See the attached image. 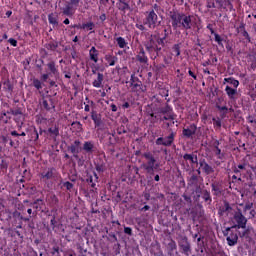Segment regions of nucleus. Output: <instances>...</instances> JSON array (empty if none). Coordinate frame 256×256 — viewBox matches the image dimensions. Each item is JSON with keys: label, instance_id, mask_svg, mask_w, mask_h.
I'll list each match as a JSON object with an SVG mask.
<instances>
[{"label": "nucleus", "instance_id": "f257e3e1", "mask_svg": "<svg viewBox=\"0 0 256 256\" xmlns=\"http://www.w3.org/2000/svg\"><path fill=\"white\" fill-rule=\"evenodd\" d=\"M193 16L174 13L171 15L172 27L174 29H185L186 31L193 27Z\"/></svg>", "mask_w": 256, "mask_h": 256}, {"label": "nucleus", "instance_id": "f03ea898", "mask_svg": "<svg viewBox=\"0 0 256 256\" xmlns=\"http://www.w3.org/2000/svg\"><path fill=\"white\" fill-rule=\"evenodd\" d=\"M143 157L146 159V162L141 165L142 169H144L150 175H153L156 169L161 167V164L157 162L155 156H153L151 152H145Z\"/></svg>", "mask_w": 256, "mask_h": 256}, {"label": "nucleus", "instance_id": "7ed1b4c3", "mask_svg": "<svg viewBox=\"0 0 256 256\" xmlns=\"http://www.w3.org/2000/svg\"><path fill=\"white\" fill-rule=\"evenodd\" d=\"M145 15L146 18L143 22L144 25H146V27H149V29H155L157 25H159V21L157 20L158 17L155 11L151 10L150 12H146Z\"/></svg>", "mask_w": 256, "mask_h": 256}, {"label": "nucleus", "instance_id": "20e7f679", "mask_svg": "<svg viewBox=\"0 0 256 256\" xmlns=\"http://www.w3.org/2000/svg\"><path fill=\"white\" fill-rule=\"evenodd\" d=\"M233 219L237 224L232 226V229H245L247 227V218L239 209L235 212Z\"/></svg>", "mask_w": 256, "mask_h": 256}, {"label": "nucleus", "instance_id": "39448f33", "mask_svg": "<svg viewBox=\"0 0 256 256\" xmlns=\"http://www.w3.org/2000/svg\"><path fill=\"white\" fill-rule=\"evenodd\" d=\"M79 3H81V0H70L63 8V15H66L67 17H72V15H75V11H77Z\"/></svg>", "mask_w": 256, "mask_h": 256}, {"label": "nucleus", "instance_id": "423d86ee", "mask_svg": "<svg viewBox=\"0 0 256 256\" xmlns=\"http://www.w3.org/2000/svg\"><path fill=\"white\" fill-rule=\"evenodd\" d=\"M175 139V133H171L168 137L163 138L160 137L156 140V145H164L165 147H169Z\"/></svg>", "mask_w": 256, "mask_h": 256}, {"label": "nucleus", "instance_id": "0eeeda50", "mask_svg": "<svg viewBox=\"0 0 256 256\" xmlns=\"http://www.w3.org/2000/svg\"><path fill=\"white\" fill-rule=\"evenodd\" d=\"M180 247L183 250V253H185V255H189V251H191V245L189 244L187 239H183L180 242Z\"/></svg>", "mask_w": 256, "mask_h": 256}, {"label": "nucleus", "instance_id": "6e6552de", "mask_svg": "<svg viewBox=\"0 0 256 256\" xmlns=\"http://www.w3.org/2000/svg\"><path fill=\"white\" fill-rule=\"evenodd\" d=\"M89 55H90L91 61H94V63H97V61H99V51H97L95 46H93L90 49Z\"/></svg>", "mask_w": 256, "mask_h": 256}, {"label": "nucleus", "instance_id": "1a4fd4ad", "mask_svg": "<svg viewBox=\"0 0 256 256\" xmlns=\"http://www.w3.org/2000/svg\"><path fill=\"white\" fill-rule=\"evenodd\" d=\"M55 170L52 168H49L47 170H45L44 172L41 173V178L42 179H53V174H54Z\"/></svg>", "mask_w": 256, "mask_h": 256}, {"label": "nucleus", "instance_id": "9d476101", "mask_svg": "<svg viewBox=\"0 0 256 256\" xmlns=\"http://www.w3.org/2000/svg\"><path fill=\"white\" fill-rule=\"evenodd\" d=\"M115 41H116V43H117V45L120 49H129V47L127 46L128 44H127V41L125 40V38L117 37L115 39Z\"/></svg>", "mask_w": 256, "mask_h": 256}, {"label": "nucleus", "instance_id": "9b49d317", "mask_svg": "<svg viewBox=\"0 0 256 256\" xmlns=\"http://www.w3.org/2000/svg\"><path fill=\"white\" fill-rule=\"evenodd\" d=\"M195 131H197V127L192 125L189 128L183 130V135L184 137H191L192 135H195Z\"/></svg>", "mask_w": 256, "mask_h": 256}, {"label": "nucleus", "instance_id": "f8f14e48", "mask_svg": "<svg viewBox=\"0 0 256 256\" xmlns=\"http://www.w3.org/2000/svg\"><path fill=\"white\" fill-rule=\"evenodd\" d=\"M226 94L228 95L229 99H235V95H237V89L231 88V86H226L225 88Z\"/></svg>", "mask_w": 256, "mask_h": 256}, {"label": "nucleus", "instance_id": "ddd939ff", "mask_svg": "<svg viewBox=\"0 0 256 256\" xmlns=\"http://www.w3.org/2000/svg\"><path fill=\"white\" fill-rule=\"evenodd\" d=\"M201 169H203L204 173H207V175H210V173H213V167L209 166L207 162H201L200 164Z\"/></svg>", "mask_w": 256, "mask_h": 256}, {"label": "nucleus", "instance_id": "4468645a", "mask_svg": "<svg viewBox=\"0 0 256 256\" xmlns=\"http://www.w3.org/2000/svg\"><path fill=\"white\" fill-rule=\"evenodd\" d=\"M103 85V74L98 73L97 79L93 81V87L99 89Z\"/></svg>", "mask_w": 256, "mask_h": 256}, {"label": "nucleus", "instance_id": "2eb2a0df", "mask_svg": "<svg viewBox=\"0 0 256 256\" xmlns=\"http://www.w3.org/2000/svg\"><path fill=\"white\" fill-rule=\"evenodd\" d=\"M105 59H106V61L109 64L110 67H114L116 61H118V58L115 57V56H112L111 54H107L105 56Z\"/></svg>", "mask_w": 256, "mask_h": 256}, {"label": "nucleus", "instance_id": "dca6fc26", "mask_svg": "<svg viewBox=\"0 0 256 256\" xmlns=\"http://www.w3.org/2000/svg\"><path fill=\"white\" fill-rule=\"evenodd\" d=\"M237 239H238L237 234H232L231 236H228L226 238L227 243L228 245H230V247H233V245L237 243Z\"/></svg>", "mask_w": 256, "mask_h": 256}, {"label": "nucleus", "instance_id": "f3484780", "mask_svg": "<svg viewBox=\"0 0 256 256\" xmlns=\"http://www.w3.org/2000/svg\"><path fill=\"white\" fill-rule=\"evenodd\" d=\"M94 147L93 142H85L83 149L86 151V153H93Z\"/></svg>", "mask_w": 256, "mask_h": 256}, {"label": "nucleus", "instance_id": "a211bd4d", "mask_svg": "<svg viewBox=\"0 0 256 256\" xmlns=\"http://www.w3.org/2000/svg\"><path fill=\"white\" fill-rule=\"evenodd\" d=\"M97 179H99V177L97 176V173H94L92 176L87 178V182L91 183V187H95V182H97Z\"/></svg>", "mask_w": 256, "mask_h": 256}, {"label": "nucleus", "instance_id": "6ab92c4d", "mask_svg": "<svg viewBox=\"0 0 256 256\" xmlns=\"http://www.w3.org/2000/svg\"><path fill=\"white\" fill-rule=\"evenodd\" d=\"M184 159L186 161H190V163H197V156H193L191 154H185Z\"/></svg>", "mask_w": 256, "mask_h": 256}, {"label": "nucleus", "instance_id": "aec40b11", "mask_svg": "<svg viewBox=\"0 0 256 256\" xmlns=\"http://www.w3.org/2000/svg\"><path fill=\"white\" fill-rule=\"evenodd\" d=\"M48 21L51 25H57V16L55 14H50L48 16Z\"/></svg>", "mask_w": 256, "mask_h": 256}, {"label": "nucleus", "instance_id": "412c9836", "mask_svg": "<svg viewBox=\"0 0 256 256\" xmlns=\"http://www.w3.org/2000/svg\"><path fill=\"white\" fill-rule=\"evenodd\" d=\"M172 55H176V57H179L181 55V50L179 48V45H174L172 48Z\"/></svg>", "mask_w": 256, "mask_h": 256}, {"label": "nucleus", "instance_id": "4be33fe9", "mask_svg": "<svg viewBox=\"0 0 256 256\" xmlns=\"http://www.w3.org/2000/svg\"><path fill=\"white\" fill-rule=\"evenodd\" d=\"M225 81H227L228 83H230V85H232L235 89H237L239 87V82L235 79H225Z\"/></svg>", "mask_w": 256, "mask_h": 256}, {"label": "nucleus", "instance_id": "5701e85b", "mask_svg": "<svg viewBox=\"0 0 256 256\" xmlns=\"http://www.w3.org/2000/svg\"><path fill=\"white\" fill-rule=\"evenodd\" d=\"M48 69L51 71V73H53V75L57 74V68L55 67V63H48Z\"/></svg>", "mask_w": 256, "mask_h": 256}, {"label": "nucleus", "instance_id": "b1692460", "mask_svg": "<svg viewBox=\"0 0 256 256\" xmlns=\"http://www.w3.org/2000/svg\"><path fill=\"white\" fill-rule=\"evenodd\" d=\"M212 191L214 195H221V190L219 189V187L215 186V184H212Z\"/></svg>", "mask_w": 256, "mask_h": 256}, {"label": "nucleus", "instance_id": "393cba45", "mask_svg": "<svg viewBox=\"0 0 256 256\" xmlns=\"http://www.w3.org/2000/svg\"><path fill=\"white\" fill-rule=\"evenodd\" d=\"M155 41L157 42V45H165V37L164 38H159L157 36L154 37Z\"/></svg>", "mask_w": 256, "mask_h": 256}, {"label": "nucleus", "instance_id": "a878e982", "mask_svg": "<svg viewBox=\"0 0 256 256\" xmlns=\"http://www.w3.org/2000/svg\"><path fill=\"white\" fill-rule=\"evenodd\" d=\"M84 29H88V31H92L93 27H95V24H93V22L84 24Z\"/></svg>", "mask_w": 256, "mask_h": 256}, {"label": "nucleus", "instance_id": "bb28decb", "mask_svg": "<svg viewBox=\"0 0 256 256\" xmlns=\"http://www.w3.org/2000/svg\"><path fill=\"white\" fill-rule=\"evenodd\" d=\"M215 41L218 45H223V38L219 34H215Z\"/></svg>", "mask_w": 256, "mask_h": 256}, {"label": "nucleus", "instance_id": "cd10ccee", "mask_svg": "<svg viewBox=\"0 0 256 256\" xmlns=\"http://www.w3.org/2000/svg\"><path fill=\"white\" fill-rule=\"evenodd\" d=\"M33 86L36 88V89H41V81L37 80V79H34L33 80Z\"/></svg>", "mask_w": 256, "mask_h": 256}, {"label": "nucleus", "instance_id": "c85d7f7f", "mask_svg": "<svg viewBox=\"0 0 256 256\" xmlns=\"http://www.w3.org/2000/svg\"><path fill=\"white\" fill-rule=\"evenodd\" d=\"M63 187H65V189H67L68 191H71V189H73V184L71 182H65L63 184Z\"/></svg>", "mask_w": 256, "mask_h": 256}, {"label": "nucleus", "instance_id": "c756f323", "mask_svg": "<svg viewBox=\"0 0 256 256\" xmlns=\"http://www.w3.org/2000/svg\"><path fill=\"white\" fill-rule=\"evenodd\" d=\"M92 120L94 121L95 125H99L100 121H99V116H97V114L95 113L92 114Z\"/></svg>", "mask_w": 256, "mask_h": 256}, {"label": "nucleus", "instance_id": "7c9ffc66", "mask_svg": "<svg viewBox=\"0 0 256 256\" xmlns=\"http://www.w3.org/2000/svg\"><path fill=\"white\" fill-rule=\"evenodd\" d=\"M251 209H253V203L251 202L246 203L244 206V211H249Z\"/></svg>", "mask_w": 256, "mask_h": 256}, {"label": "nucleus", "instance_id": "2f4dec72", "mask_svg": "<svg viewBox=\"0 0 256 256\" xmlns=\"http://www.w3.org/2000/svg\"><path fill=\"white\" fill-rule=\"evenodd\" d=\"M214 153H215V155H218L219 159H222V157H221V149H219L217 146L215 147Z\"/></svg>", "mask_w": 256, "mask_h": 256}, {"label": "nucleus", "instance_id": "473e14b6", "mask_svg": "<svg viewBox=\"0 0 256 256\" xmlns=\"http://www.w3.org/2000/svg\"><path fill=\"white\" fill-rule=\"evenodd\" d=\"M214 127H221V120L220 119H213Z\"/></svg>", "mask_w": 256, "mask_h": 256}, {"label": "nucleus", "instance_id": "72a5a7b5", "mask_svg": "<svg viewBox=\"0 0 256 256\" xmlns=\"http://www.w3.org/2000/svg\"><path fill=\"white\" fill-rule=\"evenodd\" d=\"M8 42L10 43V45H12V47H17V40L10 38Z\"/></svg>", "mask_w": 256, "mask_h": 256}, {"label": "nucleus", "instance_id": "f704fd0d", "mask_svg": "<svg viewBox=\"0 0 256 256\" xmlns=\"http://www.w3.org/2000/svg\"><path fill=\"white\" fill-rule=\"evenodd\" d=\"M138 61H140V63H147V58L145 56H141L139 55L138 56Z\"/></svg>", "mask_w": 256, "mask_h": 256}, {"label": "nucleus", "instance_id": "c9c22d12", "mask_svg": "<svg viewBox=\"0 0 256 256\" xmlns=\"http://www.w3.org/2000/svg\"><path fill=\"white\" fill-rule=\"evenodd\" d=\"M70 150H71L72 153H79V148H77L76 146H73V145H72V146L70 147Z\"/></svg>", "mask_w": 256, "mask_h": 256}, {"label": "nucleus", "instance_id": "e433bc0d", "mask_svg": "<svg viewBox=\"0 0 256 256\" xmlns=\"http://www.w3.org/2000/svg\"><path fill=\"white\" fill-rule=\"evenodd\" d=\"M124 233H126V235H131V233H132L131 228L130 227H125L124 228Z\"/></svg>", "mask_w": 256, "mask_h": 256}, {"label": "nucleus", "instance_id": "4c0bfd02", "mask_svg": "<svg viewBox=\"0 0 256 256\" xmlns=\"http://www.w3.org/2000/svg\"><path fill=\"white\" fill-rule=\"evenodd\" d=\"M223 4H221V0H216V2L213 4V7H222Z\"/></svg>", "mask_w": 256, "mask_h": 256}, {"label": "nucleus", "instance_id": "58836bf2", "mask_svg": "<svg viewBox=\"0 0 256 256\" xmlns=\"http://www.w3.org/2000/svg\"><path fill=\"white\" fill-rule=\"evenodd\" d=\"M50 133H52L53 135H59V130L57 128L50 129Z\"/></svg>", "mask_w": 256, "mask_h": 256}, {"label": "nucleus", "instance_id": "ea45409f", "mask_svg": "<svg viewBox=\"0 0 256 256\" xmlns=\"http://www.w3.org/2000/svg\"><path fill=\"white\" fill-rule=\"evenodd\" d=\"M79 145H81V142L79 140H75L73 146L79 149Z\"/></svg>", "mask_w": 256, "mask_h": 256}, {"label": "nucleus", "instance_id": "a19ab883", "mask_svg": "<svg viewBox=\"0 0 256 256\" xmlns=\"http://www.w3.org/2000/svg\"><path fill=\"white\" fill-rule=\"evenodd\" d=\"M137 29H140V31H143V29H145V26H143L142 24H136Z\"/></svg>", "mask_w": 256, "mask_h": 256}, {"label": "nucleus", "instance_id": "79ce46f5", "mask_svg": "<svg viewBox=\"0 0 256 256\" xmlns=\"http://www.w3.org/2000/svg\"><path fill=\"white\" fill-rule=\"evenodd\" d=\"M229 209H231V206H229V203H225L224 210L229 211Z\"/></svg>", "mask_w": 256, "mask_h": 256}, {"label": "nucleus", "instance_id": "37998d69", "mask_svg": "<svg viewBox=\"0 0 256 256\" xmlns=\"http://www.w3.org/2000/svg\"><path fill=\"white\" fill-rule=\"evenodd\" d=\"M42 79L43 81H47V79H49V74H43Z\"/></svg>", "mask_w": 256, "mask_h": 256}, {"label": "nucleus", "instance_id": "c03bdc74", "mask_svg": "<svg viewBox=\"0 0 256 256\" xmlns=\"http://www.w3.org/2000/svg\"><path fill=\"white\" fill-rule=\"evenodd\" d=\"M169 111H171V108L166 107L162 110V113H169Z\"/></svg>", "mask_w": 256, "mask_h": 256}, {"label": "nucleus", "instance_id": "a18cd8bd", "mask_svg": "<svg viewBox=\"0 0 256 256\" xmlns=\"http://www.w3.org/2000/svg\"><path fill=\"white\" fill-rule=\"evenodd\" d=\"M105 19H107L105 14L100 15V21H105Z\"/></svg>", "mask_w": 256, "mask_h": 256}, {"label": "nucleus", "instance_id": "49530a36", "mask_svg": "<svg viewBox=\"0 0 256 256\" xmlns=\"http://www.w3.org/2000/svg\"><path fill=\"white\" fill-rule=\"evenodd\" d=\"M189 75H190V77L197 79V76H195V74H193V71H191V70H189Z\"/></svg>", "mask_w": 256, "mask_h": 256}, {"label": "nucleus", "instance_id": "de8ad7c7", "mask_svg": "<svg viewBox=\"0 0 256 256\" xmlns=\"http://www.w3.org/2000/svg\"><path fill=\"white\" fill-rule=\"evenodd\" d=\"M123 108H124V109H129V102H125V103L123 104Z\"/></svg>", "mask_w": 256, "mask_h": 256}, {"label": "nucleus", "instance_id": "09e8293b", "mask_svg": "<svg viewBox=\"0 0 256 256\" xmlns=\"http://www.w3.org/2000/svg\"><path fill=\"white\" fill-rule=\"evenodd\" d=\"M111 109H112V111L115 112V111H117V106H116L115 104H112V105H111Z\"/></svg>", "mask_w": 256, "mask_h": 256}, {"label": "nucleus", "instance_id": "8fccbe9b", "mask_svg": "<svg viewBox=\"0 0 256 256\" xmlns=\"http://www.w3.org/2000/svg\"><path fill=\"white\" fill-rule=\"evenodd\" d=\"M11 15H13V12H12V11H7V12H6V17H11Z\"/></svg>", "mask_w": 256, "mask_h": 256}, {"label": "nucleus", "instance_id": "3c124183", "mask_svg": "<svg viewBox=\"0 0 256 256\" xmlns=\"http://www.w3.org/2000/svg\"><path fill=\"white\" fill-rule=\"evenodd\" d=\"M11 135H13L14 137H18L19 133H17V131H12Z\"/></svg>", "mask_w": 256, "mask_h": 256}, {"label": "nucleus", "instance_id": "603ef678", "mask_svg": "<svg viewBox=\"0 0 256 256\" xmlns=\"http://www.w3.org/2000/svg\"><path fill=\"white\" fill-rule=\"evenodd\" d=\"M84 111H87V112H89V111H90V107H89V105H85V107H84Z\"/></svg>", "mask_w": 256, "mask_h": 256}, {"label": "nucleus", "instance_id": "864d4df0", "mask_svg": "<svg viewBox=\"0 0 256 256\" xmlns=\"http://www.w3.org/2000/svg\"><path fill=\"white\" fill-rule=\"evenodd\" d=\"M164 119H165V120H167V119H173V115L164 116Z\"/></svg>", "mask_w": 256, "mask_h": 256}, {"label": "nucleus", "instance_id": "5fc2aeb1", "mask_svg": "<svg viewBox=\"0 0 256 256\" xmlns=\"http://www.w3.org/2000/svg\"><path fill=\"white\" fill-rule=\"evenodd\" d=\"M149 209H150V208H149V206H147V205L142 208L143 211H149Z\"/></svg>", "mask_w": 256, "mask_h": 256}, {"label": "nucleus", "instance_id": "6e6d98bb", "mask_svg": "<svg viewBox=\"0 0 256 256\" xmlns=\"http://www.w3.org/2000/svg\"><path fill=\"white\" fill-rule=\"evenodd\" d=\"M220 111H227V107L223 106V107H219Z\"/></svg>", "mask_w": 256, "mask_h": 256}, {"label": "nucleus", "instance_id": "4d7b16f0", "mask_svg": "<svg viewBox=\"0 0 256 256\" xmlns=\"http://www.w3.org/2000/svg\"><path fill=\"white\" fill-rule=\"evenodd\" d=\"M64 25H69V18H66V19L64 20Z\"/></svg>", "mask_w": 256, "mask_h": 256}, {"label": "nucleus", "instance_id": "13d9d810", "mask_svg": "<svg viewBox=\"0 0 256 256\" xmlns=\"http://www.w3.org/2000/svg\"><path fill=\"white\" fill-rule=\"evenodd\" d=\"M250 215H251V217H255V210H251Z\"/></svg>", "mask_w": 256, "mask_h": 256}, {"label": "nucleus", "instance_id": "bf43d9fd", "mask_svg": "<svg viewBox=\"0 0 256 256\" xmlns=\"http://www.w3.org/2000/svg\"><path fill=\"white\" fill-rule=\"evenodd\" d=\"M27 213H28L29 215H31V213H33V210H32L31 208H29V209L27 210Z\"/></svg>", "mask_w": 256, "mask_h": 256}, {"label": "nucleus", "instance_id": "052dcab7", "mask_svg": "<svg viewBox=\"0 0 256 256\" xmlns=\"http://www.w3.org/2000/svg\"><path fill=\"white\" fill-rule=\"evenodd\" d=\"M159 179H160V178H159V175H156V176L154 177V180H155V181H159Z\"/></svg>", "mask_w": 256, "mask_h": 256}, {"label": "nucleus", "instance_id": "680f3d73", "mask_svg": "<svg viewBox=\"0 0 256 256\" xmlns=\"http://www.w3.org/2000/svg\"><path fill=\"white\" fill-rule=\"evenodd\" d=\"M238 168H240V169H245V165L240 164V165L238 166Z\"/></svg>", "mask_w": 256, "mask_h": 256}, {"label": "nucleus", "instance_id": "e2e57ef3", "mask_svg": "<svg viewBox=\"0 0 256 256\" xmlns=\"http://www.w3.org/2000/svg\"><path fill=\"white\" fill-rule=\"evenodd\" d=\"M65 77H66V79H71V75H69V74H66Z\"/></svg>", "mask_w": 256, "mask_h": 256}, {"label": "nucleus", "instance_id": "0e129e2a", "mask_svg": "<svg viewBox=\"0 0 256 256\" xmlns=\"http://www.w3.org/2000/svg\"><path fill=\"white\" fill-rule=\"evenodd\" d=\"M124 9H129V4H124Z\"/></svg>", "mask_w": 256, "mask_h": 256}, {"label": "nucleus", "instance_id": "69168bd1", "mask_svg": "<svg viewBox=\"0 0 256 256\" xmlns=\"http://www.w3.org/2000/svg\"><path fill=\"white\" fill-rule=\"evenodd\" d=\"M20 135L21 137H25V132H22Z\"/></svg>", "mask_w": 256, "mask_h": 256}, {"label": "nucleus", "instance_id": "338daca9", "mask_svg": "<svg viewBox=\"0 0 256 256\" xmlns=\"http://www.w3.org/2000/svg\"><path fill=\"white\" fill-rule=\"evenodd\" d=\"M156 49H158L159 51H161V47H159L158 45H156Z\"/></svg>", "mask_w": 256, "mask_h": 256}, {"label": "nucleus", "instance_id": "774afa93", "mask_svg": "<svg viewBox=\"0 0 256 256\" xmlns=\"http://www.w3.org/2000/svg\"><path fill=\"white\" fill-rule=\"evenodd\" d=\"M74 43H77V36L74 38Z\"/></svg>", "mask_w": 256, "mask_h": 256}]
</instances>
